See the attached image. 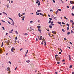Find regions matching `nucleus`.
Here are the masks:
<instances>
[{
	"label": "nucleus",
	"mask_w": 74,
	"mask_h": 74,
	"mask_svg": "<svg viewBox=\"0 0 74 74\" xmlns=\"http://www.w3.org/2000/svg\"><path fill=\"white\" fill-rule=\"evenodd\" d=\"M42 36H41L39 39V40H42Z\"/></svg>",
	"instance_id": "7ed1b4c3"
},
{
	"label": "nucleus",
	"mask_w": 74,
	"mask_h": 74,
	"mask_svg": "<svg viewBox=\"0 0 74 74\" xmlns=\"http://www.w3.org/2000/svg\"><path fill=\"white\" fill-rule=\"evenodd\" d=\"M11 3H13V1H11Z\"/></svg>",
	"instance_id": "0e129e2a"
},
{
	"label": "nucleus",
	"mask_w": 74,
	"mask_h": 74,
	"mask_svg": "<svg viewBox=\"0 0 74 74\" xmlns=\"http://www.w3.org/2000/svg\"><path fill=\"white\" fill-rule=\"evenodd\" d=\"M36 4H38V5H40V2L39 1H36Z\"/></svg>",
	"instance_id": "f03ea898"
},
{
	"label": "nucleus",
	"mask_w": 74,
	"mask_h": 74,
	"mask_svg": "<svg viewBox=\"0 0 74 74\" xmlns=\"http://www.w3.org/2000/svg\"><path fill=\"white\" fill-rule=\"evenodd\" d=\"M58 56V55L56 54L55 55V57H56V56Z\"/></svg>",
	"instance_id": "8fccbe9b"
},
{
	"label": "nucleus",
	"mask_w": 74,
	"mask_h": 74,
	"mask_svg": "<svg viewBox=\"0 0 74 74\" xmlns=\"http://www.w3.org/2000/svg\"><path fill=\"white\" fill-rule=\"evenodd\" d=\"M28 52V50H27V52H26V54Z\"/></svg>",
	"instance_id": "49530a36"
},
{
	"label": "nucleus",
	"mask_w": 74,
	"mask_h": 74,
	"mask_svg": "<svg viewBox=\"0 0 74 74\" xmlns=\"http://www.w3.org/2000/svg\"><path fill=\"white\" fill-rule=\"evenodd\" d=\"M9 41H10V40H8V41H7L6 42L7 43V44H9V43H8V42H9Z\"/></svg>",
	"instance_id": "cd10ccee"
},
{
	"label": "nucleus",
	"mask_w": 74,
	"mask_h": 74,
	"mask_svg": "<svg viewBox=\"0 0 74 74\" xmlns=\"http://www.w3.org/2000/svg\"><path fill=\"white\" fill-rule=\"evenodd\" d=\"M8 63H10V64H11V62L10 61H9Z\"/></svg>",
	"instance_id": "f704fd0d"
},
{
	"label": "nucleus",
	"mask_w": 74,
	"mask_h": 74,
	"mask_svg": "<svg viewBox=\"0 0 74 74\" xmlns=\"http://www.w3.org/2000/svg\"><path fill=\"white\" fill-rule=\"evenodd\" d=\"M37 27L38 28H41V26H38Z\"/></svg>",
	"instance_id": "dca6fc26"
},
{
	"label": "nucleus",
	"mask_w": 74,
	"mask_h": 74,
	"mask_svg": "<svg viewBox=\"0 0 74 74\" xmlns=\"http://www.w3.org/2000/svg\"><path fill=\"white\" fill-rule=\"evenodd\" d=\"M53 2L54 3H55V0H53Z\"/></svg>",
	"instance_id": "ea45409f"
},
{
	"label": "nucleus",
	"mask_w": 74,
	"mask_h": 74,
	"mask_svg": "<svg viewBox=\"0 0 74 74\" xmlns=\"http://www.w3.org/2000/svg\"><path fill=\"white\" fill-rule=\"evenodd\" d=\"M3 42H2V45H1V47H3Z\"/></svg>",
	"instance_id": "c85d7f7f"
},
{
	"label": "nucleus",
	"mask_w": 74,
	"mask_h": 74,
	"mask_svg": "<svg viewBox=\"0 0 74 74\" xmlns=\"http://www.w3.org/2000/svg\"><path fill=\"white\" fill-rule=\"evenodd\" d=\"M49 27H50V29H52V26L51 25H49Z\"/></svg>",
	"instance_id": "1a4fd4ad"
},
{
	"label": "nucleus",
	"mask_w": 74,
	"mask_h": 74,
	"mask_svg": "<svg viewBox=\"0 0 74 74\" xmlns=\"http://www.w3.org/2000/svg\"><path fill=\"white\" fill-rule=\"evenodd\" d=\"M41 44L42 45V44H43V41H42V43H41Z\"/></svg>",
	"instance_id": "4d7b16f0"
},
{
	"label": "nucleus",
	"mask_w": 74,
	"mask_h": 74,
	"mask_svg": "<svg viewBox=\"0 0 74 74\" xmlns=\"http://www.w3.org/2000/svg\"><path fill=\"white\" fill-rule=\"evenodd\" d=\"M57 64H59V63H60V62H57Z\"/></svg>",
	"instance_id": "a19ab883"
},
{
	"label": "nucleus",
	"mask_w": 74,
	"mask_h": 74,
	"mask_svg": "<svg viewBox=\"0 0 74 74\" xmlns=\"http://www.w3.org/2000/svg\"><path fill=\"white\" fill-rule=\"evenodd\" d=\"M49 19H50V20H52V18H49Z\"/></svg>",
	"instance_id": "680f3d73"
},
{
	"label": "nucleus",
	"mask_w": 74,
	"mask_h": 74,
	"mask_svg": "<svg viewBox=\"0 0 74 74\" xmlns=\"http://www.w3.org/2000/svg\"><path fill=\"white\" fill-rule=\"evenodd\" d=\"M38 31L40 32V33H41V29H40V28H38Z\"/></svg>",
	"instance_id": "423d86ee"
},
{
	"label": "nucleus",
	"mask_w": 74,
	"mask_h": 74,
	"mask_svg": "<svg viewBox=\"0 0 74 74\" xmlns=\"http://www.w3.org/2000/svg\"><path fill=\"white\" fill-rule=\"evenodd\" d=\"M42 40H43V41L44 42H46L45 41V40L44 38H43Z\"/></svg>",
	"instance_id": "39448f33"
},
{
	"label": "nucleus",
	"mask_w": 74,
	"mask_h": 74,
	"mask_svg": "<svg viewBox=\"0 0 74 74\" xmlns=\"http://www.w3.org/2000/svg\"><path fill=\"white\" fill-rule=\"evenodd\" d=\"M23 15H25V13H23V14H22Z\"/></svg>",
	"instance_id": "de8ad7c7"
},
{
	"label": "nucleus",
	"mask_w": 74,
	"mask_h": 74,
	"mask_svg": "<svg viewBox=\"0 0 74 74\" xmlns=\"http://www.w3.org/2000/svg\"><path fill=\"white\" fill-rule=\"evenodd\" d=\"M67 34L68 35H69L70 34V32H68L67 33Z\"/></svg>",
	"instance_id": "b1692460"
},
{
	"label": "nucleus",
	"mask_w": 74,
	"mask_h": 74,
	"mask_svg": "<svg viewBox=\"0 0 74 74\" xmlns=\"http://www.w3.org/2000/svg\"><path fill=\"white\" fill-rule=\"evenodd\" d=\"M72 74H74V72H73L72 73Z\"/></svg>",
	"instance_id": "774afa93"
},
{
	"label": "nucleus",
	"mask_w": 74,
	"mask_h": 74,
	"mask_svg": "<svg viewBox=\"0 0 74 74\" xmlns=\"http://www.w3.org/2000/svg\"><path fill=\"white\" fill-rule=\"evenodd\" d=\"M74 6H73L72 7V9L74 10Z\"/></svg>",
	"instance_id": "5fc2aeb1"
},
{
	"label": "nucleus",
	"mask_w": 74,
	"mask_h": 74,
	"mask_svg": "<svg viewBox=\"0 0 74 74\" xmlns=\"http://www.w3.org/2000/svg\"><path fill=\"white\" fill-rule=\"evenodd\" d=\"M67 48H69V49H70V47L69 46H67Z\"/></svg>",
	"instance_id": "a18cd8bd"
},
{
	"label": "nucleus",
	"mask_w": 74,
	"mask_h": 74,
	"mask_svg": "<svg viewBox=\"0 0 74 74\" xmlns=\"http://www.w3.org/2000/svg\"><path fill=\"white\" fill-rule=\"evenodd\" d=\"M8 23H9V24H11V23L9 21H8Z\"/></svg>",
	"instance_id": "13d9d810"
},
{
	"label": "nucleus",
	"mask_w": 74,
	"mask_h": 74,
	"mask_svg": "<svg viewBox=\"0 0 74 74\" xmlns=\"http://www.w3.org/2000/svg\"><path fill=\"white\" fill-rule=\"evenodd\" d=\"M64 40H65V41H66L67 39H66V38H64Z\"/></svg>",
	"instance_id": "c03bdc74"
},
{
	"label": "nucleus",
	"mask_w": 74,
	"mask_h": 74,
	"mask_svg": "<svg viewBox=\"0 0 74 74\" xmlns=\"http://www.w3.org/2000/svg\"><path fill=\"white\" fill-rule=\"evenodd\" d=\"M59 53V54H61V53H62L61 52H60Z\"/></svg>",
	"instance_id": "6e6d98bb"
},
{
	"label": "nucleus",
	"mask_w": 74,
	"mask_h": 74,
	"mask_svg": "<svg viewBox=\"0 0 74 74\" xmlns=\"http://www.w3.org/2000/svg\"><path fill=\"white\" fill-rule=\"evenodd\" d=\"M40 14L42 16H44V14H42L41 13H40Z\"/></svg>",
	"instance_id": "f8f14e48"
},
{
	"label": "nucleus",
	"mask_w": 74,
	"mask_h": 74,
	"mask_svg": "<svg viewBox=\"0 0 74 74\" xmlns=\"http://www.w3.org/2000/svg\"><path fill=\"white\" fill-rule=\"evenodd\" d=\"M5 6H6V7H7V8H8V7H9V5H6Z\"/></svg>",
	"instance_id": "5701e85b"
},
{
	"label": "nucleus",
	"mask_w": 74,
	"mask_h": 74,
	"mask_svg": "<svg viewBox=\"0 0 74 74\" xmlns=\"http://www.w3.org/2000/svg\"><path fill=\"white\" fill-rule=\"evenodd\" d=\"M66 7H67V8H70V7H69V6H67Z\"/></svg>",
	"instance_id": "79ce46f5"
},
{
	"label": "nucleus",
	"mask_w": 74,
	"mask_h": 74,
	"mask_svg": "<svg viewBox=\"0 0 74 74\" xmlns=\"http://www.w3.org/2000/svg\"><path fill=\"white\" fill-rule=\"evenodd\" d=\"M12 23V25H13V26H14V22H13Z\"/></svg>",
	"instance_id": "37998d69"
},
{
	"label": "nucleus",
	"mask_w": 74,
	"mask_h": 74,
	"mask_svg": "<svg viewBox=\"0 0 74 74\" xmlns=\"http://www.w3.org/2000/svg\"><path fill=\"white\" fill-rule=\"evenodd\" d=\"M64 19H66V20H67L68 19V18H66V16H64Z\"/></svg>",
	"instance_id": "9b49d317"
},
{
	"label": "nucleus",
	"mask_w": 74,
	"mask_h": 74,
	"mask_svg": "<svg viewBox=\"0 0 74 74\" xmlns=\"http://www.w3.org/2000/svg\"><path fill=\"white\" fill-rule=\"evenodd\" d=\"M1 21L3 22H5V21H3V20H1Z\"/></svg>",
	"instance_id": "bf43d9fd"
},
{
	"label": "nucleus",
	"mask_w": 74,
	"mask_h": 74,
	"mask_svg": "<svg viewBox=\"0 0 74 74\" xmlns=\"http://www.w3.org/2000/svg\"><path fill=\"white\" fill-rule=\"evenodd\" d=\"M69 60H71V57H70V55H69Z\"/></svg>",
	"instance_id": "20e7f679"
},
{
	"label": "nucleus",
	"mask_w": 74,
	"mask_h": 74,
	"mask_svg": "<svg viewBox=\"0 0 74 74\" xmlns=\"http://www.w3.org/2000/svg\"><path fill=\"white\" fill-rule=\"evenodd\" d=\"M37 15H40V13H38L37 14H36Z\"/></svg>",
	"instance_id": "473e14b6"
},
{
	"label": "nucleus",
	"mask_w": 74,
	"mask_h": 74,
	"mask_svg": "<svg viewBox=\"0 0 74 74\" xmlns=\"http://www.w3.org/2000/svg\"><path fill=\"white\" fill-rule=\"evenodd\" d=\"M15 51V48L14 47H12L11 50V51L12 52H14V51Z\"/></svg>",
	"instance_id": "f257e3e1"
},
{
	"label": "nucleus",
	"mask_w": 74,
	"mask_h": 74,
	"mask_svg": "<svg viewBox=\"0 0 74 74\" xmlns=\"http://www.w3.org/2000/svg\"><path fill=\"white\" fill-rule=\"evenodd\" d=\"M30 23H33V21H30Z\"/></svg>",
	"instance_id": "09e8293b"
},
{
	"label": "nucleus",
	"mask_w": 74,
	"mask_h": 74,
	"mask_svg": "<svg viewBox=\"0 0 74 74\" xmlns=\"http://www.w3.org/2000/svg\"><path fill=\"white\" fill-rule=\"evenodd\" d=\"M2 29H3V30H5V29H4V27H2Z\"/></svg>",
	"instance_id": "c9c22d12"
},
{
	"label": "nucleus",
	"mask_w": 74,
	"mask_h": 74,
	"mask_svg": "<svg viewBox=\"0 0 74 74\" xmlns=\"http://www.w3.org/2000/svg\"><path fill=\"white\" fill-rule=\"evenodd\" d=\"M70 22H73V21L72 20H71Z\"/></svg>",
	"instance_id": "e2e57ef3"
},
{
	"label": "nucleus",
	"mask_w": 74,
	"mask_h": 74,
	"mask_svg": "<svg viewBox=\"0 0 74 74\" xmlns=\"http://www.w3.org/2000/svg\"><path fill=\"white\" fill-rule=\"evenodd\" d=\"M70 69H71V68H72V65H70L69 66Z\"/></svg>",
	"instance_id": "412c9836"
},
{
	"label": "nucleus",
	"mask_w": 74,
	"mask_h": 74,
	"mask_svg": "<svg viewBox=\"0 0 74 74\" xmlns=\"http://www.w3.org/2000/svg\"><path fill=\"white\" fill-rule=\"evenodd\" d=\"M72 16H74V14H73V13H72Z\"/></svg>",
	"instance_id": "052dcab7"
},
{
	"label": "nucleus",
	"mask_w": 74,
	"mask_h": 74,
	"mask_svg": "<svg viewBox=\"0 0 74 74\" xmlns=\"http://www.w3.org/2000/svg\"><path fill=\"white\" fill-rule=\"evenodd\" d=\"M53 17L54 18V19H56V18L54 16H53Z\"/></svg>",
	"instance_id": "2eb2a0df"
},
{
	"label": "nucleus",
	"mask_w": 74,
	"mask_h": 74,
	"mask_svg": "<svg viewBox=\"0 0 74 74\" xmlns=\"http://www.w3.org/2000/svg\"><path fill=\"white\" fill-rule=\"evenodd\" d=\"M52 23H53V21H52L51 22V24H52Z\"/></svg>",
	"instance_id": "3c124183"
},
{
	"label": "nucleus",
	"mask_w": 74,
	"mask_h": 74,
	"mask_svg": "<svg viewBox=\"0 0 74 74\" xmlns=\"http://www.w3.org/2000/svg\"><path fill=\"white\" fill-rule=\"evenodd\" d=\"M8 18H9V19H10V20H12V18H11L10 17H8Z\"/></svg>",
	"instance_id": "864d4df0"
},
{
	"label": "nucleus",
	"mask_w": 74,
	"mask_h": 74,
	"mask_svg": "<svg viewBox=\"0 0 74 74\" xmlns=\"http://www.w3.org/2000/svg\"><path fill=\"white\" fill-rule=\"evenodd\" d=\"M69 43H70L71 45H73V43H72L71 42H69Z\"/></svg>",
	"instance_id": "58836bf2"
},
{
	"label": "nucleus",
	"mask_w": 74,
	"mask_h": 74,
	"mask_svg": "<svg viewBox=\"0 0 74 74\" xmlns=\"http://www.w3.org/2000/svg\"><path fill=\"white\" fill-rule=\"evenodd\" d=\"M55 31H53L52 32V33H53L54 34H55Z\"/></svg>",
	"instance_id": "9d476101"
},
{
	"label": "nucleus",
	"mask_w": 74,
	"mask_h": 74,
	"mask_svg": "<svg viewBox=\"0 0 74 74\" xmlns=\"http://www.w3.org/2000/svg\"><path fill=\"white\" fill-rule=\"evenodd\" d=\"M62 25H65V23L63 22H62Z\"/></svg>",
	"instance_id": "bb28decb"
},
{
	"label": "nucleus",
	"mask_w": 74,
	"mask_h": 74,
	"mask_svg": "<svg viewBox=\"0 0 74 74\" xmlns=\"http://www.w3.org/2000/svg\"><path fill=\"white\" fill-rule=\"evenodd\" d=\"M58 23L59 24H61V23H62L60 22H58Z\"/></svg>",
	"instance_id": "a211bd4d"
},
{
	"label": "nucleus",
	"mask_w": 74,
	"mask_h": 74,
	"mask_svg": "<svg viewBox=\"0 0 74 74\" xmlns=\"http://www.w3.org/2000/svg\"><path fill=\"white\" fill-rule=\"evenodd\" d=\"M15 33H16V34H18V31H15Z\"/></svg>",
	"instance_id": "f3484780"
},
{
	"label": "nucleus",
	"mask_w": 74,
	"mask_h": 74,
	"mask_svg": "<svg viewBox=\"0 0 74 74\" xmlns=\"http://www.w3.org/2000/svg\"><path fill=\"white\" fill-rule=\"evenodd\" d=\"M58 10L59 11H62V10L60 9H58Z\"/></svg>",
	"instance_id": "a878e982"
},
{
	"label": "nucleus",
	"mask_w": 74,
	"mask_h": 74,
	"mask_svg": "<svg viewBox=\"0 0 74 74\" xmlns=\"http://www.w3.org/2000/svg\"><path fill=\"white\" fill-rule=\"evenodd\" d=\"M7 69H8V70H9V71H10V68H9V67H8L7 68Z\"/></svg>",
	"instance_id": "e433bc0d"
},
{
	"label": "nucleus",
	"mask_w": 74,
	"mask_h": 74,
	"mask_svg": "<svg viewBox=\"0 0 74 74\" xmlns=\"http://www.w3.org/2000/svg\"><path fill=\"white\" fill-rule=\"evenodd\" d=\"M24 34V35H25V36H27V34L25 33V34Z\"/></svg>",
	"instance_id": "4468645a"
},
{
	"label": "nucleus",
	"mask_w": 74,
	"mask_h": 74,
	"mask_svg": "<svg viewBox=\"0 0 74 74\" xmlns=\"http://www.w3.org/2000/svg\"><path fill=\"white\" fill-rule=\"evenodd\" d=\"M26 62H27V63H29V62H30V60H27Z\"/></svg>",
	"instance_id": "6e6552de"
},
{
	"label": "nucleus",
	"mask_w": 74,
	"mask_h": 74,
	"mask_svg": "<svg viewBox=\"0 0 74 74\" xmlns=\"http://www.w3.org/2000/svg\"><path fill=\"white\" fill-rule=\"evenodd\" d=\"M62 31H63V32H65V31L64 29H62Z\"/></svg>",
	"instance_id": "72a5a7b5"
},
{
	"label": "nucleus",
	"mask_w": 74,
	"mask_h": 74,
	"mask_svg": "<svg viewBox=\"0 0 74 74\" xmlns=\"http://www.w3.org/2000/svg\"><path fill=\"white\" fill-rule=\"evenodd\" d=\"M22 49H23V48H22L21 49H20V51H22Z\"/></svg>",
	"instance_id": "393cba45"
},
{
	"label": "nucleus",
	"mask_w": 74,
	"mask_h": 74,
	"mask_svg": "<svg viewBox=\"0 0 74 74\" xmlns=\"http://www.w3.org/2000/svg\"><path fill=\"white\" fill-rule=\"evenodd\" d=\"M71 33H72V34L74 33V32H73V31L72 30H71Z\"/></svg>",
	"instance_id": "7c9ffc66"
},
{
	"label": "nucleus",
	"mask_w": 74,
	"mask_h": 74,
	"mask_svg": "<svg viewBox=\"0 0 74 74\" xmlns=\"http://www.w3.org/2000/svg\"><path fill=\"white\" fill-rule=\"evenodd\" d=\"M12 31L13 32H12ZM12 32H13V29H12L11 32H10V33H12Z\"/></svg>",
	"instance_id": "6ab92c4d"
},
{
	"label": "nucleus",
	"mask_w": 74,
	"mask_h": 74,
	"mask_svg": "<svg viewBox=\"0 0 74 74\" xmlns=\"http://www.w3.org/2000/svg\"><path fill=\"white\" fill-rule=\"evenodd\" d=\"M51 20H49V23H51Z\"/></svg>",
	"instance_id": "4be33fe9"
},
{
	"label": "nucleus",
	"mask_w": 74,
	"mask_h": 74,
	"mask_svg": "<svg viewBox=\"0 0 74 74\" xmlns=\"http://www.w3.org/2000/svg\"><path fill=\"white\" fill-rule=\"evenodd\" d=\"M18 15L19 16V17H21V14H20V13H19L18 14Z\"/></svg>",
	"instance_id": "ddd939ff"
},
{
	"label": "nucleus",
	"mask_w": 74,
	"mask_h": 74,
	"mask_svg": "<svg viewBox=\"0 0 74 74\" xmlns=\"http://www.w3.org/2000/svg\"><path fill=\"white\" fill-rule=\"evenodd\" d=\"M67 30H69V27H67Z\"/></svg>",
	"instance_id": "2f4dec72"
},
{
	"label": "nucleus",
	"mask_w": 74,
	"mask_h": 74,
	"mask_svg": "<svg viewBox=\"0 0 74 74\" xmlns=\"http://www.w3.org/2000/svg\"><path fill=\"white\" fill-rule=\"evenodd\" d=\"M25 19V16L23 17V18H22L23 21H24V19Z\"/></svg>",
	"instance_id": "aec40b11"
},
{
	"label": "nucleus",
	"mask_w": 74,
	"mask_h": 74,
	"mask_svg": "<svg viewBox=\"0 0 74 74\" xmlns=\"http://www.w3.org/2000/svg\"><path fill=\"white\" fill-rule=\"evenodd\" d=\"M41 10H37V12H41Z\"/></svg>",
	"instance_id": "0eeeda50"
},
{
	"label": "nucleus",
	"mask_w": 74,
	"mask_h": 74,
	"mask_svg": "<svg viewBox=\"0 0 74 74\" xmlns=\"http://www.w3.org/2000/svg\"><path fill=\"white\" fill-rule=\"evenodd\" d=\"M66 25L68 26V27H69V24L68 23L66 24Z\"/></svg>",
	"instance_id": "c756f323"
},
{
	"label": "nucleus",
	"mask_w": 74,
	"mask_h": 74,
	"mask_svg": "<svg viewBox=\"0 0 74 74\" xmlns=\"http://www.w3.org/2000/svg\"><path fill=\"white\" fill-rule=\"evenodd\" d=\"M8 1H9V3L11 2V0H8Z\"/></svg>",
	"instance_id": "4c0bfd02"
},
{
	"label": "nucleus",
	"mask_w": 74,
	"mask_h": 74,
	"mask_svg": "<svg viewBox=\"0 0 74 74\" xmlns=\"http://www.w3.org/2000/svg\"><path fill=\"white\" fill-rule=\"evenodd\" d=\"M15 39H16V40H18V38H17V37H15Z\"/></svg>",
	"instance_id": "603ef678"
},
{
	"label": "nucleus",
	"mask_w": 74,
	"mask_h": 74,
	"mask_svg": "<svg viewBox=\"0 0 74 74\" xmlns=\"http://www.w3.org/2000/svg\"><path fill=\"white\" fill-rule=\"evenodd\" d=\"M45 43V45H46V42H44Z\"/></svg>",
	"instance_id": "69168bd1"
},
{
	"label": "nucleus",
	"mask_w": 74,
	"mask_h": 74,
	"mask_svg": "<svg viewBox=\"0 0 74 74\" xmlns=\"http://www.w3.org/2000/svg\"><path fill=\"white\" fill-rule=\"evenodd\" d=\"M64 61H65V60H62V62H64Z\"/></svg>",
	"instance_id": "338daca9"
}]
</instances>
